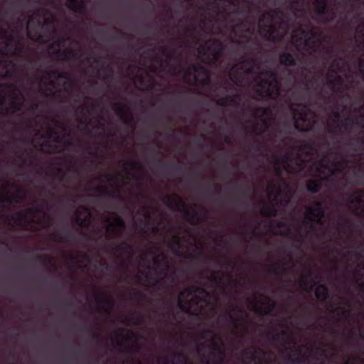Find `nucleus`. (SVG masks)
Wrapping results in <instances>:
<instances>
[{"label": "nucleus", "instance_id": "f257e3e1", "mask_svg": "<svg viewBox=\"0 0 364 364\" xmlns=\"http://www.w3.org/2000/svg\"><path fill=\"white\" fill-rule=\"evenodd\" d=\"M256 91L261 97L276 98L279 95L276 75L269 71L262 72L256 79Z\"/></svg>", "mask_w": 364, "mask_h": 364}, {"label": "nucleus", "instance_id": "f03ea898", "mask_svg": "<svg viewBox=\"0 0 364 364\" xmlns=\"http://www.w3.org/2000/svg\"><path fill=\"white\" fill-rule=\"evenodd\" d=\"M293 117L297 129L307 131L312 128L314 116L309 109L304 105H298L292 107Z\"/></svg>", "mask_w": 364, "mask_h": 364}, {"label": "nucleus", "instance_id": "7ed1b4c3", "mask_svg": "<svg viewBox=\"0 0 364 364\" xmlns=\"http://www.w3.org/2000/svg\"><path fill=\"white\" fill-rule=\"evenodd\" d=\"M337 169L336 167H328L323 166L322 164H318L311 168V173L321 179H328L335 174Z\"/></svg>", "mask_w": 364, "mask_h": 364}, {"label": "nucleus", "instance_id": "20e7f679", "mask_svg": "<svg viewBox=\"0 0 364 364\" xmlns=\"http://www.w3.org/2000/svg\"><path fill=\"white\" fill-rule=\"evenodd\" d=\"M259 34L268 40L275 41L278 38L275 33V27L272 25V22L268 25L264 24V19H262L259 23Z\"/></svg>", "mask_w": 364, "mask_h": 364}, {"label": "nucleus", "instance_id": "39448f33", "mask_svg": "<svg viewBox=\"0 0 364 364\" xmlns=\"http://www.w3.org/2000/svg\"><path fill=\"white\" fill-rule=\"evenodd\" d=\"M193 296L190 289H185L180 293L178 296V305L180 308L187 312L191 311L192 303H194Z\"/></svg>", "mask_w": 364, "mask_h": 364}, {"label": "nucleus", "instance_id": "423d86ee", "mask_svg": "<svg viewBox=\"0 0 364 364\" xmlns=\"http://www.w3.org/2000/svg\"><path fill=\"white\" fill-rule=\"evenodd\" d=\"M350 206L356 213H364V191L356 192L350 196Z\"/></svg>", "mask_w": 364, "mask_h": 364}, {"label": "nucleus", "instance_id": "0eeeda50", "mask_svg": "<svg viewBox=\"0 0 364 364\" xmlns=\"http://www.w3.org/2000/svg\"><path fill=\"white\" fill-rule=\"evenodd\" d=\"M323 217V212L319 204L309 208L305 213V218L309 220L321 223Z\"/></svg>", "mask_w": 364, "mask_h": 364}, {"label": "nucleus", "instance_id": "6e6552de", "mask_svg": "<svg viewBox=\"0 0 364 364\" xmlns=\"http://www.w3.org/2000/svg\"><path fill=\"white\" fill-rule=\"evenodd\" d=\"M220 50V48L216 49L213 48L211 49L208 47V49L207 51H204L203 48H201L199 50V54L201 55V57L205 60V61L208 63H213L214 61L218 60L219 58Z\"/></svg>", "mask_w": 364, "mask_h": 364}, {"label": "nucleus", "instance_id": "1a4fd4ad", "mask_svg": "<svg viewBox=\"0 0 364 364\" xmlns=\"http://www.w3.org/2000/svg\"><path fill=\"white\" fill-rule=\"evenodd\" d=\"M124 229V223L119 218H114L107 228V232L117 235Z\"/></svg>", "mask_w": 364, "mask_h": 364}, {"label": "nucleus", "instance_id": "9d476101", "mask_svg": "<svg viewBox=\"0 0 364 364\" xmlns=\"http://www.w3.org/2000/svg\"><path fill=\"white\" fill-rule=\"evenodd\" d=\"M168 205L175 210H180L182 206V201L177 196H172L168 198Z\"/></svg>", "mask_w": 364, "mask_h": 364}, {"label": "nucleus", "instance_id": "9b49d317", "mask_svg": "<svg viewBox=\"0 0 364 364\" xmlns=\"http://www.w3.org/2000/svg\"><path fill=\"white\" fill-rule=\"evenodd\" d=\"M327 294H328L327 289L324 286L320 285L316 287V291H315V294H316V296L318 299H320V300L325 299L327 296Z\"/></svg>", "mask_w": 364, "mask_h": 364}, {"label": "nucleus", "instance_id": "f8f14e48", "mask_svg": "<svg viewBox=\"0 0 364 364\" xmlns=\"http://www.w3.org/2000/svg\"><path fill=\"white\" fill-rule=\"evenodd\" d=\"M301 34V36H300L299 38H298L299 35L297 34V32H295L292 35V42L294 43H295L296 46H301L303 42L305 45L307 44V40H306V36H304L303 32Z\"/></svg>", "mask_w": 364, "mask_h": 364}, {"label": "nucleus", "instance_id": "ddd939ff", "mask_svg": "<svg viewBox=\"0 0 364 364\" xmlns=\"http://www.w3.org/2000/svg\"><path fill=\"white\" fill-rule=\"evenodd\" d=\"M315 9L318 13H323L326 9V0H314Z\"/></svg>", "mask_w": 364, "mask_h": 364}, {"label": "nucleus", "instance_id": "4468645a", "mask_svg": "<svg viewBox=\"0 0 364 364\" xmlns=\"http://www.w3.org/2000/svg\"><path fill=\"white\" fill-rule=\"evenodd\" d=\"M67 5L70 9L77 11L81 7V0H67Z\"/></svg>", "mask_w": 364, "mask_h": 364}, {"label": "nucleus", "instance_id": "2eb2a0df", "mask_svg": "<svg viewBox=\"0 0 364 364\" xmlns=\"http://www.w3.org/2000/svg\"><path fill=\"white\" fill-rule=\"evenodd\" d=\"M199 71L198 70H196L194 69V74H193V79L191 80V75L188 74H185L183 77H184V80L188 82H191V83H197L198 82H199V79L198 77V73Z\"/></svg>", "mask_w": 364, "mask_h": 364}, {"label": "nucleus", "instance_id": "dca6fc26", "mask_svg": "<svg viewBox=\"0 0 364 364\" xmlns=\"http://www.w3.org/2000/svg\"><path fill=\"white\" fill-rule=\"evenodd\" d=\"M306 167V164H299L297 168H291L289 167V164L284 165V168L287 170L288 172H296L299 171H301L304 169Z\"/></svg>", "mask_w": 364, "mask_h": 364}, {"label": "nucleus", "instance_id": "f3484780", "mask_svg": "<svg viewBox=\"0 0 364 364\" xmlns=\"http://www.w3.org/2000/svg\"><path fill=\"white\" fill-rule=\"evenodd\" d=\"M307 188L312 192H316L318 190V184L314 181H311L307 184Z\"/></svg>", "mask_w": 364, "mask_h": 364}, {"label": "nucleus", "instance_id": "a211bd4d", "mask_svg": "<svg viewBox=\"0 0 364 364\" xmlns=\"http://www.w3.org/2000/svg\"><path fill=\"white\" fill-rule=\"evenodd\" d=\"M281 60L284 62L285 64H291L293 58L292 56L289 54L283 55Z\"/></svg>", "mask_w": 364, "mask_h": 364}, {"label": "nucleus", "instance_id": "6ab92c4d", "mask_svg": "<svg viewBox=\"0 0 364 364\" xmlns=\"http://www.w3.org/2000/svg\"><path fill=\"white\" fill-rule=\"evenodd\" d=\"M139 80H140V79H139V77L138 76L135 77L134 78V84H135L136 86H138V87H139L140 89H141V90H144V89L148 88V87H147V86L144 85H138V82H139Z\"/></svg>", "mask_w": 364, "mask_h": 364}, {"label": "nucleus", "instance_id": "aec40b11", "mask_svg": "<svg viewBox=\"0 0 364 364\" xmlns=\"http://www.w3.org/2000/svg\"><path fill=\"white\" fill-rule=\"evenodd\" d=\"M83 210H84V213H85V218H84L83 220H82L80 222V224L81 225H85L86 219H87V218L90 215V213H89V211H88V210H87V209L85 208V209H83Z\"/></svg>", "mask_w": 364, "mask_h": 364}, {"label": "nucleus", "instance_id": "412c9836", "mask_svg": "<svg viewBox=\"0 0 364 364\" xmlns=\"http://www.w3.org/2000/svg\"><path fill=\"white\" fill-rule=\"evenodd\" d=\"M0 199L2 201H7V202H10V203L12 201V200L7 196H3L1 194H0Z\"/></svg>", "mask_w": 364, "mask_h": 364}, {"label": "nucleus", "instance_id": "4be33fe9", "mask_svg": "<svg viewBox=\"0 0 364 364\" xmlns=\"http://www.w3.org/2000/svg\"><path fill=\"white\" fill-rule=\"evenodd\" d=\"M203 73L204 74L205 77H204V79H203L202 83H204L205 82V80H208V74H207L206 71L203 70Z\"/></svg>", "mask_w": 364, "mask_h": 364}, {"label": "nucleus", "instance_id": "5701e85b", "mask_svg": "<svg viewBox=\"0 0 364 364\" xmlns=\"http://www.w3.org/2000/svg\"><path fill=\"white\" fill-rule=\"evenodd\" d=\"M254 310L257 312H260V313H267L268 311L266 310L262 311V310L259 309V308H257V307L254 308Z\"/></svg>", "mask_w": 364, "mask_h": 364}, {"label": "nucleus", "instance_id": "b1692460", "mask_svg": "<svg viewBox=\"0 0 364 364\" xmlns=\"http://www.w3.org/2000/svg\"><path fill=\"white\" fill-rule=\"evenodd\" d=\"M360 30V27L359 26V27L356 29V35H357L358 36H359Z\"/></svg>", "mask_w": 364, "mask_h": 364}, {"label": "nucleus", "instance_id": "393cba45", "mask_svg": "<svg viewBox=\"0 0 364 364\" xmlns=\"http://www.w3.org/2000/svg\"><path fill=\"white\" fill-rule=\"evenodd\" d=\"M26 228H29L28 225H25Z\"/></svg>", "mask_w": 364, "mask_h": 364}]
</instances>
